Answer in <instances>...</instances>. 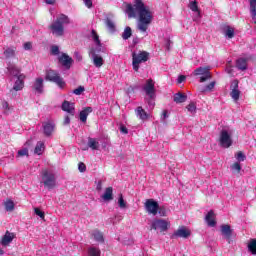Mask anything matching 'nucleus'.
Here are the masks:
<instances>
[{
  "instance_id": "obj_1",
  "label": "nucleus",
  "mask_w": 256,
  "mask_h": 256,
  "mask_svg": "<svg viewBox=\"0 0 256 256\" xmlns=\"http://www.w3.org/2000/svg\"><path fill=\"white\" fill-rule=\"evenodd\" d=\"M125 13L128 15L129 19L138 17V31L147 33V30L153 21V12H151L149 6L143 3V0H134L132 3L127 4Z\"/></svg>"
},
{
  "instance_id": "obj_2",
  "label": "nucleus",
  "mask_w": 256,
  "mask_h": 256,
  "mask_svg": "<svg viewBox=\"0 0 256 256\" xmlns=\"http://www.w3.org/2000/svg\"><path fill=\"white\" fill-rule=\"evenodd\" d=\"M7 73L10 77H16V81L13 86L14 91H22L23 87H25V74L21 73V68L17 67L15 64H11L9 62L7 64Z\"/></svg>"
},
{
  "instance_id": "obj_3",
  "label": "nucleus",
  "mask_w": 256,
  "mask_h": 256,
  "mask_svg": "<svg viewBox=\"0 0 256 256\" xmlns=\"http://www.w3.org/2000/svg\"><path fill=\"white\" fill-rule=\"evenodd\" d=\"M142 91L145 93V103L148 105V109L151 111L155 108V98L157 97V90L155 89V81L153 79L146 80L142 86Z\"/></svg>"
},
{
  "instance_id": "obj_4",
  "label": "nucleus",
  "mask_w": 256,
  "mask_h": 256,
  "mask_svg": "<svg viewBox=\"0 0 256 256\" xmlns=\"http://www.w3.org/2000/svg\"><path fill=\"white\" fill-rule=\"evenodd\" d=\"M65 25H69V16L60 14L50 25L52 35L55 37H63L65 33Z\"/></svg>"
},
{
  "instance_id": "obj_5",
  "label": "nucleus",
  "mask_w": 256,
  "mask_h": 256,
  "mask_svg": "<svg viewBox=\"0 0 256 256\" xmlns=\"http://www.w3.org/2000/svg\"><path fill=\"white\" fill-rule=\"evenodd\" d=\"M149 61V53L147 51H134L132 52V67L134 71H139L141 63Z\"/></svg>"
},
{
  "instance_id": "obj_6",
  "label": "nucleus",
  "mask_w": 256,
  "mask_h": 256,
  "mask_svg": "<svg viewBox=\"0 0 256 256\" xmlns=\"http://www.w3.org/2000/svg\"><path fill=\"white\" fill-rule=\"evenodd\" d=\"M169 227H171V223L165 219H154L150 225L151 231H159L160 233H165Z\"/></svg>"
},
{
  "instance_id": "obj_7",
  "label": "nucleus",
  "mask_w": 256,
  "mask_h": 256,
  "mask_svg": "<svg viewBox=\"0 0 256 256\" xmlns=\"http://www.w3.org/2000/svg\"><path fill=\"white\" fill-rule=\"evenodd\" d=\"M46 81H51L52 83H56L60 89H63L65 87V80L59 76V73L55 70H47L46 71Z\"/></svg>"
},
{
  "instance_id": "obj_8",
  "label": "nucleus",
  "mask_w": 256,
  "mask_h": 256,
  "mask_svg": "<svg viewBox=\"0 0 256 256\" xmlns=\"http://www.w3.org/2000/svg\"><path fill=\"white\" fill-rule=\"evenodd\" d=\"M42 183L47 189H53L56 183L55 174L49 170H43Z\"/></svg>"
},
{
  "instance_id": "obj_9",
  "label": "nucleus",
  "mask_w": 256,
  "mask_h": 256,
  "mask_svg": "<svg viewBox=\"0 0 256 256\" xmlns=\"http://www.w3.org/2000/svg\"><path fill=\"white\" fill-rule=\"evenodd\" d=\"M211 67H198L193 71L194 77H198L199 75H202L200 77V83H205L208 79H211Z\"/></svg>"
},
{
  "instance_id": "obj_10",
  "label": "nucleus",
  "mask_w": 256,
  "mask_h": 256,
  "mask_svg": "<svg viewBox=\"0 0 256 256\" xmlns=\"http://www.w3.org/2000/svg\"><path fill=\"white\" fill-rule=\"evenodd\" d=\"M220 145L224 149H229L233 145V140L231 139V130H222L220 133Z\"/></svg>"
},
{
  "instance_id": "obj_11",
  "label": "nucleus",
  "mask_w": 256,
  "mask_h": 256,
  "mask_svg": "<svg viewBox=\"0 0 256 256\" xmlns=\"http://www.w3.org/2000/svg\"><path fill=\"white\" fill-rule=\"evenodd\" d=\"M89 57L92 60L93 65L97 69L103 67V65L105 64V60L103 59V57L101 55L95 53V48H91L89 50Z\"/></svg>"
},
{
  "instance_id": "obj_12",
  "label": "nucleus",
  "mask_w": 256,
  "mask_h": 256,
  "mask_svg": "<svg viewBox=\"0 0 256 256\" xmlns=\"http://www.w3.org/2000/svg\"><path fill=\"white\" fill-rule=\"evenodd\" d=\"M144 207L149 215H157L159 211V203L153 199H147Z\"/></svg>"
},
{
  "instance_id": "obj_13",
  "label": "nucleus",
  "mask_w": 256,
  "mask_h": 256,
  "mask_svg": "<svg viewBox=\"0 0 256 256\" xmlns=\"http://www.w3.org/2000/svg\"><path fill=\"white\" fill-rule=\"evenodd\" d=\"M230 97H232L233 101H239V97H241V91L239 90V81L233 80L230 85Z\"/></svg>"
},
{
  "instance_id": "obj_14",
  "label": "nucleus",
  "mask_w": 256,
  "mask_h": 256,
  "mask_svg": "<svg viewBox=\"0 0 256 256\" xmlns=\"http://www.w3.org/2000/svg\"><path fill=\"white\" fill-rule=\"evenodd\" d=\"M190 236L191 231L185 228V226H181L172 234L171 239H177V237H180L181 239H189Z\"/></svg>"
},
{
  "instance_id": "obj_15",
  "label": "nucleus",
  "mask_w": 256,
  "mask_h": 256,
  "mask_svg": "<svg viewBox=\"0 0 256 256\" xmlns=\"http://www.w3.org/2000/svg\"><path fill=\"white\" fill-rule=\"evenodd\" d=\"M59 63L64 66V69H71V66L73 65V58H71L66 53H63L60 57H58Z\"/></svg>"
},
{
  "instance_id": "obj_16",
  "label": "nucleus",
  "mask_w": 256,
  "mask_h": 256,
  "mask_svg": "<svg viewBox=\"0 0 256 256\" xmlns=\"http://www.w3.org/2000/svg\"><path fill=\"white\" fill-rule=\"evenodd\" d=\"M44 80L42 77H38L35 79V81L32 84V89L33 91H35V93H37L38 95H41V93H43V89H44Z\"/></svg>"
},
{
  "instance_id": "obj_17",
  "label": "nucleus",
  "mask_w": 256,
  "mask_h": 256,
  "mask_svg": "<svg viewBox=\"0 0 256 256\" xmlns=\"http://www.w3.org/2000/svg\"><path fill=\"white\" fill-rule=\"evenodd\" d=\"M14 239H15V233L6 231L4 236L2 237L1 245H3V247H9V245L13 243Z\"/></svg>"
},
{
  "instance_id": "obj_18",
  "label": "nucleus",
  "mask_w": 256,
  "mask_h": 256,
  "mask_svg": "<svg viewBox=\"0 0 256 256\" xmlns=\"http://www.w3.org/2000/svg\"><path fill=\"white\" fill-rule=\"evenodd\" d=\"M135 114H136V117L140 119V121H147V119L151 117V114L147 113V111H145V109H143V107L141 106H138L135 109Z\"/></svg>"
},
{
  "instance_id": "obj_19",
  "label": "nucleus",
  "mask_w": 256,
  "mask_h": 256,
  "mask_svg": "<svg viewBox=\"0 0 256 256\" xmlns=\"http://www.w3.org/2000/svg\"><path fill=\"white\" fill-rule=\"evenodd\" d=\"M43 131H44V135L46 137H51V135L53 134V131H55V123L44 122L43 123Z\"/></svg>"
},
{
  "instance_id": "obj_20",
  "label": "nucleus",
  "mask_w": 256,
  "mask_h": 256,
  "mask_svg": "<svg viewBox=\"0 0 256 256\" xmlns=\"http://www.w3.org/2000/svg\"><path fill=\"white\" fill-rule=\"evenodd\" d=\"M62 111H65L66 113H69L72 116L75 115V104L69 101H64L62 103Z\"/></svg>"
},
{
  "instance_id": "obj_21",
  "label": "nucleus",
  "mask_w": 256,
  "mask_h": 256,
  "mask_svg": "<svg viewBox=\"0 0 256 256\" xmlns=\"http://www.w3.org/2000/svg\"><path fill=\"white\" fill-rule=\"evenodd\" d=\"M205 221H206L208 227H215V225H217V221H215V212H213V210H210L206 214Z\"/></svg>"
},
{
  "instance_id": "obj_22",
  "label": "nucleus",
  "mask_w": 256,
  "mask_h": 256,
  "mask_svg": "<svg viewBox=\"0 0 256 256\" xmlns=\"http://www.w3.org/2000/svg\"><path fill=\"white\" fill-rule=\"evenodd\" d=\"M89 113H93L92 107H86L80 112L79 117L82 123H87V117H89Z\"/></svg>"
},
{
  "instance_id": "obj_23",
  "label": "nucleus",
  "mask_w": 256,
  "mask_h": 256,
  "mask_svg": "<svg viewBox=\"0 0 256 256\" xmlns=\"http://www.w3.org/2000/svg\"><path fill=\"white\" fill-rule=\"evenodd\" d=\"M87 146L90 149H92V151H99L100 144H99V141L97 139L89 137Z\"/></svg>"
},
{
  "instance_id": "obj_24",
  "label": "nucleus",
  "mask_w": 256,
  "mask_h": 256,
  "mask_svg": "<svg viewBox=\"0 0 256 256\" xmlns=\"http://www.w3.org/2000/svg\"><path fill=\"white\" fill-rule=\"evenodd\" d=\"M102 199L103 201H113V187H108L105 189Z\"/></svg>"
},
{
  "instance_id": "obj_25",
  "label": "nucleus",
  "mask_w": 256,
  "mask_h": 256,
  "mask_svg": "<svg viewBox=\"0 0 256 256\" xmlns=\"http://www.w3.org/2000/svg\"><path fill=\"white\" fill-rule=\"evenodd\" d=\"M236 67L237 69H239L240 71H246L247 69V59L245 58H239L236 61Z\"/></svg>"
},
{
  "instance_id": "obj_26",
  "label": "nucleus",
  "mask_w": 256,
  "mask_h": 256,
  "mask_svg": "<svg viewBox=\"0 0 256 256\" xmlns=\"http://www.w3.org/2000/svg\"><path fill=\"white\" fill-rule=\"evenodd\" d=\"M174 103H185V101H187V95L178 92L176 94H174V98H173Z\"/></svg>"
},
{
  "instance_id": "obj_27",
  "label": "nucleus",
  "mask_w": 256,
  "mask_h": 256,
  "mask_svg": "<svg viewBox=\"0 0 256 256\" xmlns=\"http://www.w3.org/2000/svg\"><path fill=\"white\" fill-rule=\"evenodd\" d=\"M45 151V142L39 141L36 144V147L34 149L35 155H43V152Z\"/></svg>"
},
{
  "instance_id": "obj_28",
  "label": "nucleus",
  "mask_w": 256,
  "mask_h": 256,
  "mask_svg": "<svg viewBox=\"0 0 256 256\" xmlns=\"http://www.w3.org/2000/svg\"><path fill=\"white\" fill-rule=\"evenodd\" d=\"M105 25L110 33H115V21L112 18L107 17Z\"/></svg>"
},
{
  "instance_id": "obj_29",
  "label": "nucleus",
  "mask_w": 256,
  "mask_h": 256,
  "mask_svg": "<svg viewBox=\"0 0 256 256\" xmlns=\"http://www.w3.org/2000/svg\"><path fill=\"white\" fill-rule=\"evenodd\" d=\"M224 35L226 39H233V37H235V29L231 26H226L224 28Z\"/></svg>"
},
{
  "instance_id": "obj_30",
  "label": "nucleus",
  "mask_w": 256,
  "mask_h": 256,
  "mask_svg": "<svg viewBox=\"0 0 256 256\" xmlns=\"http://www.w3.org/2000/svg\"><path fill=\"white\" fill-rule=\"evenodd\" d=\"M221 233L226 237V239L231 238V226L229 225H222L221 226Z\"/></svg>"
},
{
  "instance_id": "obj_31",
  "label": "nucleus",
  "mask_w": 256,
  "mask_h": 256,
  "mask_svg": "<svg viewBox=\"0 0 256 256\" xmlns=\"http://www.w3.org/2000/svg\"><path fill=\"white\" fill-rule=\"evenodd\" d=\"M189 9H191L194 13H197V17H201V12H199V6L197 5V1H191L189 3Z\"/></svg>"
},
{
  "instance_id": "obj_32",
  "label": "nucleus",
  "mask_w": 256,
  "mask_h": 256,
  "mask_svg": "<svg viewBox=\"0 0 256 256\" xmlns=\"http://www.w3.org/2000/svg\"><path fill=\"white\" fill-rule=\"evenodd\" d=\"M15 48H6L4 50V57L5 59H13V57H15Z\"/></svg>"
},
{
  "instance_id": "obj_33",
  "label": "nucleus",
  "mask_w": 256,
  "mask_h": 256,
  "mask_svg": "<svg viewBox=\"0 0 256 256\" xmlns=\"http://www.w3.org/2000/svg\"><path fill=\"white\" fill-rule=\"evenodd\" d=\"M95 241H98V243H103L104 238H103V233H101L99 230H94L92 233Z\"/></svg>"
},
{
  "instance_id": "obj_34",
  "label": "nucleus",
  "mask_w": 256,
  "mask_h": 256,
  "mask_svg": "<svg viewBox=\"0 0 256 256\" xmlns=\"http://www.w3.org/2000/svg\"><path fill=\"white\" fill-rule=\"evenodd\" d=\"M131 35H133L131 27L127 26L124 29V32L122 33V39H124V41H127V39H129L131 37Z\"/></svg>"
},
{
  "instance_id": "obj_35",
  "label": "nucleus",
  "mask_w": 256,
  "mask_h": 256,
  "mask_svg": "<svg viewBox=\"0 0 256 256\" xmlns=\"http://www.w3.org/2000/svg\"><path fill=\"white\" fill-rule=\"evenodd\" d=\"M213 89H215V81L211 82L210 84L204 86L202 89H201V92L202 93H209L211 91H213Z\"/></svg>"
},
{
  "instance_id": "obj_36",
  "label": "nucleus",
  "mask_w": 256,
  "mask_h": 256,
  "mask_svg": "<svg viewBox=\"0 0 256 256\" xmlns=\"http://www.w3.org/2000/svg\"><path fill=\"white\" fill-rule=\"evenodd\" d=\"M88 255L89 256H101V250H99V248H96V247H90L88 249Z\"/></svg>"
},
{
  "instance_id": "obj_37",
  "label": "nucleus",
  "mask_w": 256,
  "mask_h": 256,
  "mask_svg": "<svg viewBox=\"0 0 256 256\" xmlns=\"http://www.w3.org/2000/svg\"><path fill=\"white\" fill-rule=\"evenodd\" d=\"M4 206H5V210L9 211V212H11L15 209V203L13 202V200H7L4 203Z\"/></svg>"
},
{
  "instance_id": "obj_38",
  "label": "nucleus",
  "mask_w": 256,
  "mask_h": 256,
  "mask_svg": "<svg viewBox=\"0 0 256 256\" xmlns=\"http://www.w3.org/2000/svg\"><path fill=\"white\" fill-rule=\"evenodd\" d=\"M230 169L233 173H241V163L235 162L230 166Z\"/></svg>"
},
{
  "instance_id": "obj_39",
  "label": "nucleus",
  "mask_w": 256,
  "mask_h": 256,
  "mask_svg": "<svg viewBox=\"0 0 256 256\" xmlns=\"http://www.w3.org/2000/svg\"><path fill=\"white\" fill-rule=\"evenodd\" d=\"M92 40L94 41L95 45H101V40H99V35L95 30H92L91 32Z\"/></svg>"
},
{
  "instance_id": "obj_40",
  "label": "nucleus",
  "mask_w": 256,
  "mask_h": 256,
  "mask_svg": "<svg viewBox=\"0 0 256 256\" xmlns=\"http://www.w3.org/2000/svg\"><path fill=\"white\" fill-rule=\"evenodd\" d=\"M187 111H189V113H191L192 115H195L197 113V106L195 105L194 102L190 103L187 107H186Z\"/></svg>"
},
{
  "instance_id": "obj_41",
  "label": "nucleus",
  "mask_w": 256,
  "mask_h": 256,
  "mask_svg": "<svg viewBox=\"0 0 256 256\" xmlns=\"http://www.w3.org/2000/svg\"><path fill=\"white\" fill-rule=\"evenodd\" d=\"M235 159L238 161V163H241L247 159V156H245L243 152L239 151L235 154Z\"/></svg>"
},
{
  "instance_id": "obj_42",
  "label": "nucleus",
  "mask_w": 256,
  "mask_h": 256,
  "mask_svg": "<svg viewBox=\"0 0 256 256\" xmlns=\"http://www.w3.org/2000/svg\"><path fill=\"white\" fill-rule=\"evenodd\" d=\"M248 249L252 253V255H256V240H252L248 244Z\"/></svg>"
},
{
  "instance_id": "obj_43",
  "label": "nucleus",
  "mask_w": 256,
  "mask_h": 256,
  "mask_svg": "<svg viewBox=\"0 0 256 256\" xmlns=\"http://www.w3.org/2000/svg\"><path fill=\"white\" fill-rule=\"evenodd\" d=\"M118 206L120 207V209H126L127 208V202H125V199H123V195L119 196Z\"/></svg>"
},
{
  "instance_id": "obj_44",
  "label": "nucleus",
  "mask_w": 256,
  "mask_h": 256,
  "mask_svg": "<svg viewBox=\"0 0 256 256\" xmlns=\"http://www.w3.org/2000/svg\"><path fill=\"white\" fill-rule=\"evenodd\" d=\"M29 156V149L24 148L18 151V157Z\"/></svg>"
},
{
  "instance_id": "obj_45",
  "label": "nucleus",
  "mask_w": 256,
  "mask_h": 256,
  "mask_svg": "<svg viewBox=\"0 0 256 256\" xmlns=\"http://www.w3.org/2000/svg\"><path fill=\"white\" fill-rule=\"evenodd\" d=\"M95 53H105V48L103 47V44L100 42V45H96V48H94Z\"/></svg>"
},
{
  "instance_id": "obj_46",
  "label": "nucleus",
  "mask_w": 256,
  "mask_h": 256,
  "mask_svg": "<svg viewBox=\"0 0 256 256\" xmlns=\"http://www.w3.org/2000/svg\"><path fill=\"white\" fill-rule=\"evenodd\" d=\"M158 214L160 215V217H167V210L165 209V207L158 206Z\"/></svg>"
},
{
  "instance_id": "obj_47",
  "label": "nucleus",
  "mask_w": 256,
  "mask_h": 256,
  "mask_svg": "<svg viewBox=\"0 0 256 256\" xmlns=\"http://www.w3.org/2000/svg\"><path fill=\"white\" fill-rule=\"evenodd\" d=\"M34 213L38 215L40 219H45V212L41 211L39 208H35Z\"/></svg>"
},
{
  "instance_id": "obj_48",
  "label": "nucleus",
  "mask_w": 256,
  "mask_h": 256,
  "mask_svg": "<svg viewBox=\"0 0 256 256\" xmlns=\"http://www.w3.org/2000/svg\"><path fill=\"white\" fill-rule=\"evenodd\" d=\"M85 91V87L79 86L78 88L73 90L74 95H81Z\"/></svg>"
},
{
  "instance_id": "obj_49",
  "label": "nucleus",
  "mask_w": 256,
  "mask_h": 256,
  "mask_svg": "<svg viewBox=\"0 0 256 256\" xmlns=\"http://www.w3.org/2000/svg\"><path fill=\"white\" fill-rule=\"evenodd\" d=\"M78 170L80 171V173H85V171L87 170V166H85V163L80 162L78 164Z\"/></svg>"
},
{
  "instance_id": "obj_50",
  "label": "nucleus",
  "mask_w": 256,
  "mask_h": 256,
  "mask_svg": "<svg viewBox=\"0 0 256 256\" xmlns=\"http://www.w3.org/2000/svg\"><path fill=\"white\" fill-rule=\"evenodd\" d=\"M51 53H52V55H59V46L53 45L51 47Z\"/></svg>"
},
{
  "instance_id": "obj_51",
  "label": "nucleus",
  "mask_w": 256,
  "mask_h": 256,
  "mask_svg": "<svg viewBox=\"0 0 256 256\" xmlns=\"http://www.w3.org/2000/svg\"><path fill=\"white\" fill-rule=\"evenodd\" d=\"M2 109H4V113H9V103L7 101L2 102Z\"/></svg>"
},
{
  "instance_id": "obj_52",
  "label": "nucleus",
  "mask_w": 256,
  "mask_h": 256,
  "mask_svg": "<svg viewBox=\"0 0 256 256\" xmlns=\"http://www.w3.org/2000/svg\"><path fill=\"white\" fill-rule=\"evenodd\" d=\"M32 47H33V44H31V42L24 43L25 51H31Z\"/></svg>"
},
{
  "instance_id": "obj_53",
  "label": "nucleus",
  "mask_w": 256,
  "mask_h": 256,
  "mask_svg": "<svg viewBox=\"0 0 256 256\" xmlns=\"http://www.w3.org/2000/svg\"><path fill=\"white\" fill-rule=\"evenodd\" d=\"M120 132L123 133V135H127V133H129V130L125 125H120Z\"/></svg>"
},
{
  "instance_id": "obj_54",
  "label": "nucleus",
  "mask_w": 256,
  "mask_h": 256,
  "mask_svg": "<svg viewBox=\"0 0 256 256\" xmlns=\"http://www.w3.org/2000/svg\"><path fill=\"white\" fill-rule=\"evenodd\" d=\"M84 4L88 9H91L93 7V1L92 0H83Z\"/></svg>"
},
{
  "instance_id": "obj_55",
  "label": "nucleus",
  "mask_w": 256,
  "mask_h": 256,
  "mask_svg": "<svg viewBox=\"0 0 256 256\" xmlns=\"http://www.w3.org/2000/svg\"><path fill=\"white\" fill-rule=\"evenodd\" d=\"M169 117V114L167 113V110H164L161 116V121H165Z\"/></svg>"
},
{
  "instance_id": "obj_56",
  "label": "nucleus",
  "mask_w": 256,
  "mask_h": 256,
  "mask_svg": "<svg viewBox=\"0 0 256 256\" xmlns=\"http://www.w3.org/2000/svg\"><path fill=\"white\" fill-rule=\"evenodd\" d=\"M69 123H71V118H69V116H65L64 125H69Z\"/></svg>"
},
{
  "instance_id": "obj_57",
  "label": "nucleus",
  "mask_w": 256,
  "mask_h": 256,
  "mask_svg": "<svg viewBox=\"0 0 256 256\" xmlns=\"http://www.w3.org/2000/svg\"><path fill=\"white\" fill-rule=\"evenodd\" d=\"M185 79H186V77L184 76V75H180L179 77H178V83H183V81H185Z\"/></svg>"
},
{
  "instance_id": "obj_58",
  "label": "nucleus",
  "mask_w": 256,
  "mask_h": 256,
  "mask_svg": "<svg viewBox=\"0 0 256 256\" xmlns=\"http://www.w3.org/2000/svg\"><path fill=\"white\" fill-rule=\"evenodd\" d=\"M45 3H47V5H54L55 4V0H44Z\"/></svg>"
},
{
  "instance_id": "obj_59",
  "label": "nucleus",
  "mask_w": 256,
  "mask_h": 256,
  "mask_svg": "<svg viewBox=\"0 0 256 256\" xmlns=\"http://www.w3.org/2000/svg\"><path fill=\"white\" fill-rule=\"evenodd\" d=\"M75 55H76V59L78 60V61H81V55H79V52H75Z\"/></svg>"
},
{
  "instance_id": "obj_60",
  "label": "nucleus",
  "mask_w": 256,
  "mask_h": 256,
  "mask_svg": "<svg viewBox=\"0 0 256 256\" xmlns=\"http://www.w3.org/2000/svg\"><path fill=\"white\" fill-rule=\"evenodd\" d=\"M96 189H97L98 191H101V182L98 183Z\"/></svg>"
},
{
  "instance_id": "obj_61",
  "label": "nucleus",
  "mask_w": 256,
  "mask_h": 256,
  "mask_svg": "<svg viewBox=\"0 0 256 256\" xmlns=\"http://www.w3.org/2000/svg\"><path fill=\"white\" fill-rule=\"evenodd\" d=\"M4 254H5V251L0 248V255H4Z\"/></svg>"
},
{
  "instance_id": "obj_62",
  "label": "nucleus",
  "mask_w": 256,
  "mask_h": 256,
  "mask_svg": "<svg viewBox=\"0 0 256 256\" xmlns=\"http://www.w3.org/2000/svg\"><path fill=\"white\" fill-rule=\"evenodd\" d=\"M83 151H87V148H83Z\"/></svg>"
}]
</instances>
